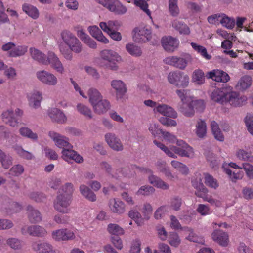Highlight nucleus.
I'll use <instances>...</instances> for the list:
<instances>
[{"label": "nucleus", "mask_w": 253, "mask_h": 253, "mask_svg": "<svg viewBox=\"0 0 253 253\" xmlns=\"http://www.w3.org/2000/svg\"><path fill=\"white\" fill-rule=\"evenodd\" d=\"M60 36L64 43L68 46L63 45L59 46V50L63 57L68 60H72V52L80 53L83 50V45L80 40L71 31L64 30L60 33Z\"/></svg>", "instance_id": "f257e3e1"}, {"label": "nucleus", "mask_w": 253, "mask_h": 253, "mask_svg": "<svg viewBox=\"0 0 253 253\" xmlns=\"http://www.w3.org/2000/svg\"><path fill=\"white\" fill-rule=\"evenodd\" d=\"M153 142L169 157L176 158V154L181 157L189 158H193L194 156V151L193 148L183 140H177V146H172L169 149L161 142H158L156 140H154Z\"/></svg>", "instance_id": "f03ea898"}, {"label": "nucleus", "mask_w": 253, "mask_h": 253, "mask_svg": "<svg viewBox=\"0 0 253 253\" xmlns=\"http://www.w3.org/2000/svg\"><path fill=\"white\" fill-rule=\"evenodd\" d=\"M100 56L103 60L102 66L113 70L117 69L116 62L120 60L121 57L116 52L112 50H103L100 52Z\"/></svg>", "instance_id": "7ed1b4c3"}, {"label": "nucleus", "mask_w": 253, "mask_h": 253, "mask_svg": "<svg viewBox=\"0 0 253 253\" xmlns=\"http://www.w3.org/2000/svg\"><path fill=\"white\" fill-rule=\"evenodd\" d=\"M62 191L64 193L57 196L54 206H66L69 204L74 191L73 185L71 183H66L62 186Z\"/></svg>", "instance_id": "20e7f679"}, {"label": "nucleus", "mask_w": 253, "mask_h": 253, "mask_svg": "<svg viewBox=\"0 0 253 253\" xmlns=\"http://www.w3.org/2000/svg\"><path fill=\"white\" fill-rule=\"evenodd\" d=\"M168 80L169 83L177 87H186L188 85L189 78L183 72L174 71L169 74Z\"/></svg>", "instance_id": "39448f33"}, {"label": "nucleus", "mask_w": 253, "mask_h": 253, "mask_svg": "<svg viewBox=\"0 0 253 253\" xmlns=\"http://www.w3.org/2000/svg\"><path fill=\"white\" fill-rule=\"evenodd\" d=\"M116 14L123 15L127 11V8L118 0H95Z\"/></svg>", "instance_id": "423d86ee"}, {"label": "nucleus", "mask_w": 253, "mask_h": 253, "mask_svg": "<svg viewBox=\"0 0 253 253\" xmlns=\"http://www.w3.org/2000/svg\"><path fill=\"white\" fill-rule=\"evenodd\" d=\"M23 112L19 108L15 110V114L11 110H7L3 112L1 115L3 121L6 124L15 126L19 123V120L23 115Z\"/></svg>", "instance_id": "0eeeda50"}, {"label": "nucleus", "mask_w": 253, "mask_h": 253, "mask_svg": "<svg viewBox=\"0 0 253 253\" xmlns=\"http://www.w3.org/2000/svg\"><path fill=\"white\" fill-rule=\"evenodd\" d=\"M51 237L56 241H63L73 240L76 236L73 231L62 228L53 231Z\"/></svg>", "instance_id": "6e6552de"}, {"label": "nucleus", "mask_w": 253, "mask_h": 253, "mask_svg": "<svg viewBox=\"0 0 253 253\" xmlns=\"http://www.w3.org/2000/svg\"><path fill=\"white\" fill-rule=\"evenodd\" d=\"M192 186L196 189L195 194L199 197L202 198L205 201H208L211 204H213L214 200L210 197H207V193L208 192V189L205 187L201 178H199V181H193Z\"/></svg>", "instance_id": "1a4fd4ad"}, {"label": "nucleus", "mask_w": 253, "mask_h": 253, "mask_svg": "<svg viewBox=\"0 0 253 253\" xmlns=\"http://www.w3.org/2000/svg\"><path fill=\"white\" fill-rule=\"evenodd\" d=\"M36 76L42 83L48 85L54 86L58 82L57 78L54 75L46 71H38Z\"/></svg>", "instance_id": "9d476101"}, {"label": "nucleus", "mask_w": 253, "mask_h": 253, "mask_svg": "<svg viewBox=\"0 0 253 253\" xmlns=\"http://www.w3.org/2000/svg\"><path fill=\"white\" fill-rule=\"evenodd\" d=\"M247 100L246 96L241 95L237 92H228L227 96L226 102L234 107L240 106L246 104Z\"/></svg>", "instance_id": "9b49d317"}, {"label": "nucleus", "mask_w": 253, "mask_h": 253, "mask_svg": "<svg viewBox=\"0 0 253 253\" xmlns=\"http://www.w3.org/2000/svg\"><path fill=\"white\" fill-rule=\"evenodd\" d=\"M206 77L217 82L227 83L230 80L229 75L221 70H213L207 72Z\"/></svg>", "instance_id": "f8f14e48"}, {"label": "nucleus", "mask_w": 253, "mask_h": 253, "mask_svg": "<svg viewBox=\"0 0 253 253\" xmlns=\"http://www.w3.org/2000/svg\"><path fill=\"white\" fill-rule=\"evenodd\" d=\"M161 43L164 49L168 52H173L179 45V41L171 36H165L162 38Z\"/></svg>", "instance_id": "ddd939ff"}, {"label": "nucleus", "mask_w": 253, "mask_h": 253, "mask_svg": "<svg viewBox=\"0 0 253 253\" xmlns=\"http://www.w3.org/2000/svg\"><path fill=\"white\" fill-rule=\"evenodd\" d=\"M153 111L155 113H159L169 118L175 119L177 117V113L174 109L165 104H159L154 108Z\"/></svg>", "instance_id": "4468645a"}, {"label": "nucleus", "mask_w": 253, "mask_h": 253, "mask_svg": "<svg viewBox=\"0 0 253 253\" xmlns=\"http://www.w3.org/2000/svg\"><path fill=\"white\" fill-rule=\"evenodd\" d=\"M73 146L70 148L66 147L62 151V157L66 161L69 162L74 160L76 162L80 163L83 161L82 157L72 149Z\"/></svg>", "instance_id": "2eb2a0df"}, {"label": "nucleus", "mask_w": 253, "mask_h": 253, "mask_svg": "<svg viewBox=\"0 0 253 253\" xmlns=\"http://www.w3.org/2000/svg\"><path fill=\"white\" fill-rule=\"evenodd\" d=\"M50 137L54 141L55 145L59 148H62V150L66 147L70 148L71 144L68 142V139L65 137L54 132H49Z\"/></svg>", "instance_id": "dca6fc26"}, {"label": "nucleus", "mask_w": 253, "mask_h": 253, "mask_svg": "<svg viewBox=\"0 0 253 253\" xmlns=\"http://www.w3.org/2000/svg\"><path fill=\"white\" fill-rule=\"evenodd\" d=\"M48 65L51 66L57 72L63 74L64 72V68L62 63L58 57L52 52H49L47 55Z\"/></svg>", "instance_id": "f3484780"}, {"label": "nucleus", "mask_w": 253, "mask_h": 253, "mask_svg": "<svg viewBox=\"0 0 253 253\" xmlns=\"http://www.w3.org/2000/svg\"><path fill=\"white\" fill-rule=\"evenodd\" d=\"M32 248L37 253H57V250L47 242L33 244Z\"/></svg>", "instance_id": "a211bd4d"}, {"label": "nucleus", "mask_w": 253, "mask_h": 253, "mask_svg": "<svg viewBox=\"0 0 253 253\" xmlns=\"http://www.w3.org/2000/svg\"><path fill=\"white\" fill-rule=\"evenodd\" d=\"M212 239L220 245L226 247L229 243V236L221 230H214L211 234Z\"/></svg>", "instance_id": "6ab92c4d"}, {"label": "nucleus", "mask_w": 253, "mask_h": 253, "mask_svg": "<svg viewBox=\"0 0 253 253\" xmlns=\"http://www.w3.org/2000/svg\"><path fill=\"white\" fill-rule=\"evenodd\" d=\"M22 233L24 235L29 234L32 236H39L44 235L46 231L42 227L38 226H24L22 228Z\"/></svg>", "instance_id": "aec40b11"}, {"label": "nucleus", "mask_w": 253, "mask_h": 253, "mask_svg": "<svg viewBox=\"0 0 253 253\" xmlns=\"http://www.w3.org/2000/svg\"><path fill=\"white\" fill-rule=\"evenodd\" d=\"M105 140L109 146L113 150L117 151H122L123 146L120 139L117 138L115 134L107 133L105 136Z\"/></svg>", "instance_id": "412c9836"}, {"label": "nucleus", "mask_w": 253, "mask_h": 253, "mask_svg": "<svg viewBox=\"0 0 253 253\" xmlns=\"http://www.w3.org/2000/svg\"><path fill=\"white\" fill-rule=\"evenodd\" d=\"M228 93L225 88H216L212 92L211 98L214 101L223 104L226 103Z\"/></svg>", "instance_id": "4be33fe9"}, {"label": "nucleus", "mask_w": 253, "mask_h": 253, "mask_svg": "<svg viewBox=\"0 0 253 253\" xmlns=\"http://www.w3.org/2000/svg\"><path fill=\"white\" fill-rule=\"evenodd\" d=\"M92 107L96 114L101 115L106 113L110 109L111 105L108 100L102 98Z\"/></svg>", "instance_id": "5701e85b"}, {"label": "nucleus", "mask_w": 253, "mask_h": 253, "mask_svg": "<svg viewBox=\"0 0 253 253\" xmlns=\"http://www.w3.org/2000/svg\"><path fill=\"white\" fill-rule=\"evenodd\" d=\"M27 98L30 106L37 108L40 106L42 96L40 91L34 90L27 94Z\"/></svg>", "instance_id": "b1692460"}, {"label": "nucleus", "mask_w": 253, "mask_h": 253, "mask_svg": "<svg viewBox=\"0 0 253 253\" xmlns=\"http://www.w3.org/2000/svg\"><path fill=\"white\" fill-rule=\"evenodd\" d=\"M48 115L53 121L57 123H64L67 120V118L63 112L56 108L49 109Z\"/></svg>", "instance_id": "393cba45"}, {"label": "nucleus", "mask_w": 253, "mask_h": 253, "mask_svg": "<svg viewBox=\"0 0 253 253\" xmlns=\"http://www.w3.org/2000/svg\"><path fill=\"white\" fill-rule=\"evenodd\" d=\"M111 86L116 90V96L118 99H121L126 92V87L125 84L121 80L112 81Z\"/></svg>", "instance_id": "a878e982"}, {"label": "nucleus", "mask_w": 253, "mask_h": 253, "mask_svg": "<svg viewBox=\"0 0 253 253\" xmlns=\"http://www.w3.org/2000/svg\"><path fill=\"white\" fill-rule=\"evenodd\" d=\"M30 55L34 60L43 65H48L47 57L42 51L34 47L29 49Z\"/></svg>", "instance_id": "bb28decb"}, {"label": "nucleus", "mask_w": 253, "mask_h": 253, "mask_svg": "<svg viewBox=\"0 0 253 253\" xmlns=\"http://www.w3.org/2000/svg\"><path fill=\"white\" fill-rule=\"evenodd\" d=\"M179 111L186 117H193L195 114V110L192 104V99L180 104Z\"/></svg>", "instance_id": "cd10ccee"}, {"label": "nucleus", "mask_w": 253, "mask_h": 253, "mask_svg": "<svg viewBox=\"0 0 253 253\" xmlns=\"http://www.w3.org/2000/svg\"><path fill=\"white\" fill-rule=\"evenodd\" d=\"M183 231L186 235L185 239L191 242L204 244L205 241L202 237L198 236L193 231V230L188 227H183Z\"/></svg>", "instance_id": "c85d7f7f"}, {"label": "nucleus", "mask_w": 253, "mask_h": 253, "mask_svg": "<svg viewBox=\"0 0 253 253\" xmlns=\"http://www.w3.org/2000/svg\"><path fill=\"white\" fill-rule=\"evenodd\" d=\"M88 31L90 35L97 41L104 43H107L108 40L103 35L101 31L96 26L88 27Z\"/></svg>", "instance_id": "c756f323"}, {"label": "nucleus", "mask_w": 253, "mask_h": 253, "mask_svg": "<svg viewBox=\"0 0 253 253\" xmlns=\"http://www.w3.org/2000/svg\"><path fill=\"white\" fill-rule=\"evenodd\" d=\"M99 26L102 30L105 32H110L113 31H116L119 29L121 26L118 21H109L107 23L101 22Z\"/></svg>", "instance_id": "7c9ffc66"}, {"label": "nucleus", "mask_w": 253, "mask_h": 253, "mask_svg": "<svg viewBox=\"0 0 253 253\" xmlns=\"http://www.w3.org/2000/svg\"><path fill=\"white\" fill-rule=\"evenodd\" d=\"M151 32L149 30L142 29L135 34V41L139 42H146L150 40Z\"/></svg>", "instance_id": "2f4dec72"}, {"label": "nucleus", "mask_w": 253, "mask_h": 253, "mask_svg": "<svg viewBox=\"0 0 253 253\" xmlns=\"http://www.w3.org/2000/svg\"><path fill=\"white\" fill-rule=\"evenodd\" d=\"M148 179L151 184L158 188L162 189L163 190H167L169 187L168 184L165 182L159 177L154 175H151L149 176Z\"/></svg>", "instance_id": "473e14b6"}, {"label": "nucleus", "mask_w": 253, "mask_h": 253, "mask_svg": "<svg viewBox=\"0 0 253 253\" xmlns=\"http://www.w3.org/2000/svg\"><path fill=\"white\" fill-rule=\"evenodd\" d=\"M88 96L89 102L91 106L103 98V96L100 92L97 89L94 88H91L88 90Z\"/></svg>", "instance_id": "72a5a7b5"}, {"label": "nucleus", "mask_w": 253, "mask_h": 253, "mask_svg": "<svg viewBox=\"0 0 253 253\" xmlns=\"http://www.w3.org/2000/svg\"><path fill=\"white\" fill-rule=\"evenodd\" d=\"M192 81L198 85L204 84L205 82V76L204 72L199 69L195 70L192 74Z\"/></svg>", "instance_id": "f704fd0d"}, {"label": "nucleus", "mask_w": 253, "mask_h": 253, "mask_svg": "<svg viewBox=\"0 0 253 253\" xmlns=\"http://www.w3.org/2000/svg\"><path fill=\"white\" fill-rule=\"evenodd\" d=\"M22 10L29 16L34 19H36L39 16V13L38 9L30 4H24L22 6Z\"/></svg>", "instance_id": "c9c22d12"}, {"label": "nucleus", "mask_w": 253, "mask_h": 253, "mask_svg": "<svg viewBox=\"0 0 253 253\" xmlns=\"http://www.w3.org/2000/svg\"><path fill=\"white\" fill-rule=\"evenodd\" d=\"M196 133L199 138H203L206 135L207 126L205 121L199 119L197 121Z\"/></svg>", "instance_id": "e433bc0d"}, {"label": "nucleus", "mask_w": 253, "mask_h": 253, "mask_svg": "<svg viewBox=\"0 0 253 253\" xmlns=\"http://www.w3.org/2000/svg\"><path fill=\"white\" fill-rule=\"evenodd\" d=\"M211 127L215 138L218 141H223L224 140V135L219 127L218 124L215 121L211 122Z\"/></svg>", "instance_id": "4c0bfd02"}, {"label": "nucleus", "mask_w": 253, "mask_h": 253, "mask_svg": "<svg viewBox=\"0 0 253 253\" xmlns=\"http://www.w3.org/2000/svg\"><path fill=\"white\" fill-rule=\"evenodd\" d=\"M226 164H223L222 169L224 171L229 175L230 178L232 181L235 182L237 180L241 179L244 175L243 171H238L237 172L235 171L232 172L231 169L228 168H226Z\"/></svg>", "instance_id": "58836bf2"}, {"label": "nucleus", "mask_w": 253, "mask_h": 253, "mask_svg": "<svg viewBox=\"0 0 253 253\" xmlns=\"http://www.w3.org/2000/svg\"><path fill=\"white\" fill-rule=\"evenodd\" d=\"M80 191L83 196L91 201H95L96 200L95 194L87 186L81 185L80 186Z\"/></svg>", "instance_id": "ea45409f"}, {"label": "nucleus", "mask_w": 253, "mask_h": 253, "mask_svg": "<svg viewBox=\"0 0 253 253\" xmlns=\"http://www.w3.org/2000/svg\"><path fill=\"white\" fill-rule=\"evenodd\" d=\"M203 175L204 177V182L207 186L214 189L218 187L219 183L217 180L212 175L208 173H204Z\"/></svg>", "instance_id": "a19ab883"}, {"label": "nucleus", "mask_w": 253, "mask_h": 253, "mask_svg": "<svg viewBox=\"0 0 253 253\" xmlns=\"http://www.w3.org/2000/svg\"><path fill=\"white\" fill-rule=\"evenodd\" d=\"M28 50V46L26 45H19L14 47L13 49L10 51L9 56L12 57H16L24 55Z\"/></svg>", "instance_id": "79ce46f5"}, {"label": "nucleus", "mask_w": 253, "mask_h": 253, "mask_svg": "<svg viewBox=\"0 0 253 253\" xmlns=\"http://www.w3.org/2000/svg\"><path fill=\"white\" fill-rule=\"evenodd\" d=\"M172 26L180 34L189 35L190 33V29L187 25L177 20L173 22Z\"/></svg>", "instance_id": "37998d69"}, {"label": "nucleus", "mask_w": 253, "mask_h": 253, "mask_svg": "<svg viewBox=\"0 0 253 253\" xmlns=\"http://www.w3.org/2000/svg\"><path fill=\"white\" fill-rule=\"evenodd\" d=\"M171 165L172 167L179 171L182 174L186 175L189 172L188 167L181 162L176 160H172L171 162Z\"/></svg>", "instance_id": "c03bdc74"}, {"label": "nucleus", "mask_w": 253, "mask_h": 253, "mask_svg": "<svg viewBox=\"0 0 253 253\" xmlns=\"http://www.w3.org/2000/svg\"><path fill=\"white\" fill-rule=\"evenodd\" d=\"M168 242L169 245L174 248H177L181 243L179 235L176 232H170L168 237Z\"/></svg>", "instance_id": "a18cd8bd"}, {"label": "nucleus", "mask_w": 253, "mask_h": 253, "mask_svg": "<svg viewBox=\"0 0 253 253\" xmlns=\"http://www.w3.org/2000/svg\"><path fill=\"white\" fill-rule=\"evenodd\" d=\"M252 79L248 75L242 77L238 83L237 86L240 89L245 90L248 88L252 84Z\"/></svg>", "instance_id": "49530a36"}, {"label": "nucleus", "mask_w": 253, "mask_h": 253, "mask_svg": "<svg viewBox=\"0 0 253 253\" xmlns=\"http://www.w3.org/2000/svg\"><path fill=\"white\" fill-rule=\"evenodd\" d=\"M190 44L192 48L200 54L204 58L208 60L211 59V55L208 54L207 49L205 47L198 45L194 42H191Z\"/></svg>", "instance_id": "de8ad7c7"}, {"label": "nucleus", "mask_w": 253, "mask_h": 253, "mask_svg": "<svg viewBox=\"0 0 253 253\" xmlns=\"http://www.w3.org/2000/svg\"><path fill=\"white\" fill-rule=\"evenodd\" d=\"M14 149L16 153L21 158L26 160H32L34 158L33 155L25 150L20 146L16 145L14 147Z\"/></svg>", "instance_id": "09e8293b"}, {"label": "nucleus", "mask_w": 253, "mask_h": 253, "mask_svg": "<svg viewBox=\"0 0 253 253\" xmlns=\"http://www.w3.org/2000/svg\"><path fill=\"white\" fill-rule=\"evenodd\" d=\"M126 49L132 56L138 57L141 56L142 54L140 48L133 43H128L126 44Z\"/></svg>", "instance_id": "8fccbe9b"}, {"label": "nucleus", "mask_w": 253, "mask_h": 253, "mask_svg": "<svg viewBox=\"0 0 253 253\" xmlns=\"http://www.w3.org/2000/svg\"><path fill=\"white\" fill-rule=\"evenodd\" d=\"M220 22L222 25L226 28L232 29L235 26V20L233 18H231L227 16L225 14H222Z\"/></svg>", "instance_id": "3c124183"}, {"label": "nucleus", "mask_w": 253, "mask_h": 253, "mask_svg": "<svg viewBox=\"0 0 253 253\" xmlns=\"http://www.w3.org/2000/svg\"><path fill=\"white\" fill-rule=\"evenodd\" d=\"M108 232L113 235H123L125 233L124 230L116 224H109L107 227Z\"/></svg>", "instance_id": "603ef678"}, {"label": "nucleus", "mask_w": 253, "mask_h": 253, "mask_svg": "<svg viewBox=\"0 0 253 253\" xmlns=\"http://www.w3.org/2000/svg\"><path fill=\"white\" fill-rule=\"evenodd\" d=\"M237 157L241 160L253 162V156L250 152L243 149H239L236 152Z\"/></svg>", "instance_id": "864d4df0"}, {"label": "nucleus", "mask_w": 253, "mask_h": 253, "mask_svg": "<svg viewBox=\"0 0 253 253\" xmlns=\"http://www.w3.org/2000/svg\"><path fill=\"white\" fill-rule=\"evenodd\" d=\"M78 111L82 115L89 119L92 118V114L91 109L83 104H78L77 106Z\"/></svg>", "instance_id": "5fc2aeb1"}, {"label": "nucleus", "mask_w": 253, "mask_h": 253, "mask_svg": "<svg viewBox=\"0 0 253 253\" xmlns=\"http://www.w3.org/2000/svg\"><path fill=\"white\" fill-rule=\"evenodd\" d=\"M205 156L211 168H216L219 165V161L212 152L209 151L206 153Z\"/></svg>", "instance_id": "6e6d98bb"}, {"label": "nucleus", "mask_w": 253, "mask_h": 253, "mask_svg": "<svg viewBox=\"0 0 253 253\" xmlns=\"http://www.w3.org/2000/svg\"><path fill=\"white\" fill-rule=\"evenodd\" d=\"M190 90L188 89H177L176 93L181 100V104L192 99L189 95Z\"/></svg>", "instance_id": "4d7b16f0"}, {"label": "nucleus", "mask_w": 253, "mask_h": 253, "mask_svg": "<svg viewBox=\"0 0 253 253\" xmlns=\"http://www.w3.org/2000/svg\"><path fill=\"white\" fill-rule=\"evenodd\" d=\"M134 4L137 7L140 8L144 12H145L150 19H152L151 16V11L148 9V4L145 0H133Z\"/></svg>", "instance_id": "13d9d810"}, {"label": "nucleus", "mask_w": 253, "mask_h": 253, "mask_svg": "<svg viewBox=\"0 0 253 253\" xmlns=\"http://www.w3.org/2000/svg\"><path fill=\"white\" fill-rule=\"evenodd\" d=\"M20 134L23 137H26L33 140L38 138L37 134L34 133L28 127H22L19 129Z\"/></svg>", "instance_id": "bf43d9fd"}, {"label": "nucleus", "mask_w": 253, "mask_h": 253, "mask_svg": "<svg viewBox=\"0 0 253 253\" xmlns=\"http://www.w3.org/2000/svg\"><path fill=\"white\" fill-rule=\"evenodd\" d=\"M169 12L172 16H178L179 10L177 6V0H169Z\"/></svg>", "instance_id": "052dcab7"}, {"label": "nucleus", "mask_w": 253, "mask_h": 253, "mask_svg": "<svg viewBox=\"0 0 253 253\" xmlns=\"http://www.w3.org/2000/svg\"><path fill=\"white\" fill-rule=\"evenodd\" d=\"M155 189L151 186H141L136 192L138 195L148 196L153 193Z\"/></svg>", "instance_id": "680f3d73"}, {"label": "nucleus", "mask_w": 253, "mask_h": 253, "mask_svg": "<svg viewBox=\"0 0 253 253\" xmlns=\"http://www.w3.org/2000/svg\"><path fill=\"white\" fill-rule=\"evenodd\" d=\"M28 211L29 218L32 222H39L41 220V214L38 211L34 210L32 207Z\"/></svg>", "instance_id": "e2e57ef3"}, {"label": "nucleus", "mask_w": 253, "mask_h": 253, "mask_svg": "<svg viewBox=\"0 0 253 253\" xmlns=\"http://www.w3.org/2000/svg\"><path fill=\"white\" fill-rule=\"evenodd\" d=\"M141 241L138 239L133 240L131 244L129 253H140L141 251Z\"/></svg>", "instance_id": "0e129e2a"}, {"label": "nucleus", "mask_w": 253, "mask_h": 253, "mask_svg": "<svg viewBox=\"0 0 253 253\" xmlns=\"http://www.w3.org/2000/svg\"><path fill=\"white\" fill-rule=\"evenodd\" d=\"M2 167L5 169H8L12 164V157L6 153L0 160Z\"/></svg>", "instance_id": "69168bd1"}, {"label": "nucleus", "mask_w": 253, "mask_h": 253, "mask_svg": "<svg viewBox=\"0 0 253 253\" xmlns=\"http://www.w3.org/2000/svg\"><path fill=\"white\" fill-rule=\"evenodd\" d=\"M24 171V167L20 164L14 165L10 169V174L14 176H18Z\"/></svg>", "instance_id": "338daca9"}, {"label": "nucleus", "mask_w": 253, "mask_h": 253, "mask_svg": "<svg viewBox=\"0 0 253 253\" xmlns=\"http://www.w3.org/2000/svg\"><path fill=\"white\" fill-rule=\"evenodd\" d=\"M242 167L244 169L247 176L250 179H253V166L246 163L243 164Z\"/></svg>", "instance_id": "774afa93"}]
</instances>
